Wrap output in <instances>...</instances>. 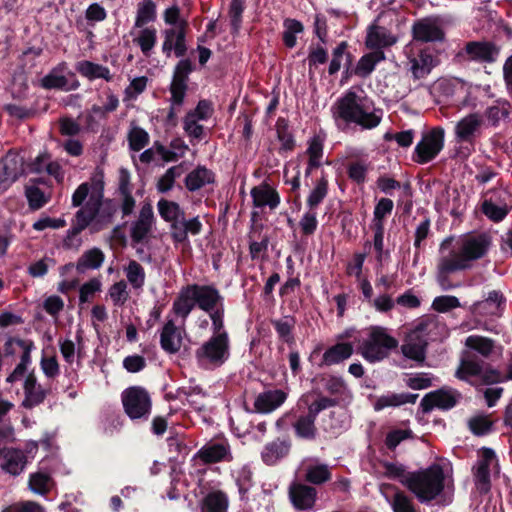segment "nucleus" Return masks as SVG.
<instances>
[{"mask_svg": "<svg viewBox=\"0 0 512 512\" xmlns=\"http://www.w3.org/2000/svg\"><path fill=\"white\" fill-rule=\"evenodd\" d=\"M452 241L453 238L448 237L441 242L436 265V281L444 291L458 287L459 285L451 280V275L471 269L473 262L483 258L491 246V238L486 233L468 234L458 241L456 249L444 254V250Z\"/></svg>", "mask_w": 512, "mask_h": 512, "instance_id": "nucleus-1", "label": "nucleus"}, {"mask_svg": "<svg viewBox=\"0 0 512 512\" xmlns=\"http://www.w3.org/2000/svg\"><path fill=\"white\" fill-rule=\"evenodd\" d=\"M366 98L349 89L332 106V114L338 126L356 124L362 129H373L382 120V110L369 111Z\"/></svg>", "mask_w": 512, "mask_h": 512, "instance_id": "nucleus-2", "label": "nucleus"}, {"mask_svg": "<svg viewBox=\"0 0 512 512\" xmlns=\"http://www.w3.org/2000/svg\"><path fill=\"white\" fill-rule=\"evenodd\" d=\"M224 298L214 285L187 284L182 286L172 304V313L182 319L183 324L190 313L198 307L204 312L223 306Z\"/></svg>", "mask_w": 512, "mask_h": 512, "instance_id": "nucleus-3", "label": "nucleus"}, {"mask_svg": "<svg viewBox=\"0 0 512 512\" xmlns=\"http://www.w3.org/2000/svg\"><path fill=\"white\" fill-rule=\"evenodd\" d=\"M420 503L428 504L440 496L445 488V474L441 465L432 464L408 473L406 479L401 480Z\"/></svg>", "mask_w": 512, "mask_h": 512, "instance_id": "nucleus-4", "label": "nucleus"}, {"mask_svg": "<svg viewBox=\"0 0 512 512\" xmlns=\"http://www.w3.org/2000/svg\"><path fill=\"white\" fill-rule=\"evenodd\" d=\"M98 185L99 187L91 192L85 205L77 211L83 225H92V231L96 232L107 228L118 210L114 199L104 198L103 181H99Z\"/></svg>", "mask_w": 512, "mask_h": 512, "instance_id": "nucleus-5", "label": "nucleus"}, {"mask_svg": "<svg viewBox=\"0 0 512 512\" xmlns=\"http://www.w3.org/2000/svg\"><path fill=\"white\" fill-rule=\"evenodd\" d=\"M398 344V340L389 335L385 327L371 326L368 337L359 346V352L368 362L376 363L387 358Z\"/></svg>", "mask_w": 512, "mask_h": 512, "instance_id": "nucleus-6", "label": "nucleus"}, {"mask_svg": "<svg viewBox=\"0 0 512 512\" xmlns=\"http://www.w3.org/2000/svg\"><path fill=\"white\" fill-rule=\"evenodd\" d=\"M229 336L226 331L221 334L212 335L196 351L195 358L200 367L212 365L219 367L229 358L230 352Z\"/></svg>", "mask_w": 512, "mask_h": 512, "instance_id": "nucleus-7", "label": "nucleus"}, {"mask_svg": "<svg viewBox=\"0 0 512 512\" xmlns=\"http://www.w3.org/2000/svg\"><path fill=\"white\" fill-rule=\"evenodd\" d=\"M123 409L133 421H147L152 411V399L146 388L131 386L121 394Z\"/></svg>", "mask_w": 512, "mask_h": 512, "instance_id": "nucleus-8", "label": "nucleus"}, {"mask_svg": "<svg viewBox=\"0 0 512 512\" xmlns=\"http://www.w3.org/2000/svg\"><path fill=\"white\" fill-rule=\"evenodd\" d=\"M445 131L434 127L422 136L414 148L412 160L418 164H427L434 160L444 147Z\"/></svg>", "mask_w": 512, "mask_h": 512, "instance_id": "nucleus-9", "label": "nucleus"}, {"mask_svg": "<svg viewBox=\"0 0 512 512\" xmlns=\"http://www.w3.org/2000/svg\"><path fill=\"white\" fill-rule=\"evenodd\" d=\"M41 87L47 90L72 91L80 87L75 72L69 69L68 63L62 61L54 66L40 81Z\"/></svg>", "mask_w": 512, "mask_h": 512, "instance_id": "nucleus-10", "label": "nucleus"}, {"mask_svg": "<svg viewBox=\"0 0 512 512\" xmlns=\"http://www.w3.org/2000/svg\"><path fill=\"white\" fill-rule=\"evenodd\" d=\"M462 394L451 387L443 386L431 391L421 399L419 408L426 414L437 408L442 411L453 409L461 400Z\"/></svg>", "mask_w": 512, "mask_h": 512, "instance_id": "nucleus-11", "label": "nucleus"}, {"mask_svg": "<svg viewBox=\"0 0 512 512\" xmlns=\"http://www.w3.org/2000/svg\"><path fill=\"white\" fill-rule=\"evenodd\" d=\"M194 70L195 64L190 58H182L176 64L169 88L171 103L173 106H181L184 103L188 89L189 75Z\"/></svg>", "mask_w": 512, "mask_h": 512, "instance_id": "nucleus-12", "label": "nucleus"}, {"mask_svg": "<svg viewBox=\"0 0 512 512\" xmlns=\"http://www.w3.org/2000/svg\"><path fill=\"white\" fill-rule=\"evenodd\" d=\"M500 48L491 41H469L456 55L464 61L493 63L497 60Z\"/></svg>", "mask_w": 512, "mask_h": 512, "instance_id": "nucleus-13", "label": "nucleus"}, {"mask_svg": "<svg viewBox=\"0 0 512 512\" xmlns=\"http://www.w3.org/2000/svg\"><path fill=\"white\" fill-rule=\"evenodd\" d=\"M24 158L9 151L0 161V190H7L24 172Z\"/></svg>", "mask_w": 512, "mask_h": 512, "instance_id": "nucleus-14", "label": "nucleus"}, {"mask_svg": "<svg viewBox=\"0 0 512 512\" xmlns=\"http://www.w3.org/2000/svg\"><path fill=\"white\" fill-rule=\"evenodd\" d=\"M288 496L293 507L299 511L312 510L317 500L315 487L301 482H292L288 489Z\"/></svg>", "mask_w": 512, "mask_h": 512, "instance_id": "nucleus-15", "label": "nucleus"}, {"mask_svg": "<svg viewBox=\"0 0 512 512\" xmlns=\"http://www.w3.org/2000/svg\"><path fill=\"white\" fill-rule=\"evenodd\" d=\"M412 37L416 42H441L445 39V32L433 18H422L413 23Z\"/></svg>", "mask_w": 512, "mask_h": 512, "instance_id": "nucleus-16", "label": "nucleus"}, {"mask_svg": "<svg viewBox=\"0 0 512 512\" xmlns=\"http://www.w3.org/2000/svg\"><path fill=\"white\" fill-rule=\"evenodd\" d=\"M194 457L204 465L231 462L233 460L230 445L227 441L209 442L202 446Z\"/></svg>", "mask_w": 512, "mask_h": 512, "instance_id": "nucleus-17", "label": "nucleus"}, {"mask_svg": "<svg viewBox=\"0 0 512 512\" xmlns=\"http://www.w3.org/2000/svg\"><path fill=\"white\" fill-rule=\"evenodd\" d=\"M482 124L483 119L479 113H470L463 117L455 126L457 142L473 146L475 138L480 134Z\"/></svg>", "mask_w": 512, "mask_h": 512, "instance_id": "nucleus-18", "label": "nucleus"}, {"mask_svg": "<svg viewBox=\"0 0 512 512\" xmlns=\"http://www.w3.org/2000/svg\"><path fill=\"white\" fill-rule=\"evenodd\" d=\"M24 399L21 406L25 409H33L44 403L49 391L38 383L34 370L27 373L23 383Z\"/></svg>", "mask_w": 512, "mask_h": 512, "instance_id": "nucleus-19", "label": "nucleus"}, {"mask_svg": "<svg viewBox=\"0 0 512 512\" xmlns=\"http://www.w3.org/2000/svg\"><path fill=\"white\" fill-rule=\"evenodd\" d=\"M203 224L199 216L186 219L182 216L178 223L170 226V236L175 244L189 243V234L196 236L202 232Z\"/></svg>", "mask_w": 512, "mask_h": 512, "instance_id": "nucleus-20", "label": "nucleus"}, {"mask_svg": "<svg viewBox=\"0 0 512 512\" xmlns=\"http://www.w3.org/2000/svg\"><path fill=\"white\" fill-rule=\"evenodd\" d=\"M291 448L292 441L289 437H277L264 445L261 451V459L268 466L276 465L289 455Z\"/></svg>", "mask_w": 512, "mask_h": 512, "instance_id": "nucleus-21", "label": "nucleus"}, {"mask_svg": "<svg viewBox=\"0 0 512 512\" xmlns=\"http://www.w3.org/2000/svg\"><path fill=\"white\" fill-rule=\"evenodd\" d=\"M250 195L255 208L262 209L268 206L273 211L279 206L281 201L278 191L267 181H262L259 185L254 186L250 191Z\"/></svg>", "mask_w": 512, "mask_h": 512, "instance_id": "nucleus-22", "label": "nucleus"}, {"mask_svg": "<svg viewBox=\"0 0 512 512\" xmlns=\"http://www.w3.org/2000/svg\"><path fill=\"white\" fill-rule=\"evenodd\" d=\"M506 306V298L500 291H490L488 296L472 306L476 316H500Z\"/></svg>", "mask_w": 512, "mask_h": 512, "instance_id": "nucleus-23", "label": "nucleus"}, {"mask_svg": "<svg viewBox=\"0 0 512 512\" xmlns=\"http://www.w3.org/2000/svg\"><path fill=\"white\" fill-rule=\"evenodd\" d=\"M288 394L282 389H271L259 393L254 401V412L268 414L287 400Z\"/></svg>", "mask_w": 512, "mask_h": 512, "instance_id": "nucleus-24", "label": "nucleus"}, {"mask_svg": "<svg viewBox=\"0 0 512 512\" xmlns=\"http://www.w3.org/2000/svg\"><path fill=\"white\" fill-rule=\"evenodd\" d=\"M155 216L151 204L146 203L139 212L138 219L132 224L130 236L134 243H142L151 232Z\"/></svg>", "mask_w": 512, "mask_h": 512, "instance_id": "nucleus-25", "label": "nucleus"}, {"mask_svg": "<svg viewBox=\"0 0 512 512\" xmlns=\"http://www.w3.org/2000/svg\"><path fill=\"white\" fill-rule=\"evenodd\" d=\"M481 460L478 461L477 467L474 471L475 481L480 485L482 492H487L491 486L490 478V464L495 459V451L488 447H483L481 450Z\"/></svg>", "mask_w": 512, "mask_h": 512, "instance_id": "nucleus-26", "label": "nucleus"}, {"mask_svg": "<svg viewBox=\"0 0 512 512\" xmlns=\"http://www.w3.org/2000/svg\"><path fill=\"white\" fill-rule=\"evenodd\" d=\"M182 335L172 319L164 324L160 333V346L168 354H176L182 346Z\"/></svg>", "mask_w": 512, "mask_h": 512, "instance_id": "nucleus-27", "label": "nucleus"}, {"mask_svg": "<svg viewBox=\"0 0 512 512\" xmlns=\"http://www.w3.org/2000/svg\"><path fill=\"white\" fill-rule=\"evenodd\" d=\"M215 182V173L203 165H198L184 179V185L189 192H196L204 186L214 184Z\"/></svg>", "mask_w": 512, "mask_h": 512, "instance_id": "nucleus-28", "label": "nucleus"}, {"mask_svg": "<svg viewBox=\"0 0 512 512\" xmlns=\"http://www.w3.org/2000/svg\"><path fill=\"white\" fill-rule=\"evenodd\" d=\"M18 347L22 349V354L20 362L6 378V382L10 384L17 382L27 373L28 367L32 363L31 352L35 348V345L32 340L25 339L18 341Z\"/></svg>", "mask_w": 512, "mask_h": 512, "instance_id": "nucleus-29", "label": "nucleus"}, {"mask_svg": "<svg viewBox=\"0 0 512 512\" xmlns=\"http://www.w3.org/2000/svg\"><path fill=\"white\" fill-rule=\"evenodd\" d=\"M353 352V345L350 342H338L326 349L323 353L322 361L319 366L322 367L340 364L349 359Z\"/></svg>", "mask_w": 512, "mask_h": 512, "instance_id": "nucleus-30", "label": "nucleus"}, {"mask_svg": "<svg viewBox=\"0 0 512 512\" xmlns=\"http://www.w3.org/2000/svg\"><path fill=\"white\" fill-rule=\"evenodd\" d=\"M410 63L413 78L417 80L426 77L436 66V60L428 48L421 49L416 56L410 58Z\"/></svg>", "mask_w": 512, "mask_h": 512, "instance_id": "nucleus-31", "label": "nucleus"}, {"mask_svg": "<svg viewBox=\"0 0 512 512\" xmlns=\"http://www.w3.org/2000/svg\"><path fill=\"white\" fill-rule=\"evenodd\" d=\"M428 342L419 334L410 335L407 341L401 346L403 355L416 362H424L426 358Z\"/></svg>", "mask_w": 512, "mask_h": 512, "instance_id": "nucleus-32", "label": "nucleus"}, {"mask_svg": "<svg viewBox=\"0 0 512 512\" xmlns=\"http://www.w3.org/2000/svg\"><path fill=\"white\" fill-rule=\"evenodd\" d=\"M418 398V394L409 392L404 393H388L379 396L373 404L375 411H381L388 407H399L404 404H414Z\"/></svg>", "mask_w": 512, "mask_h": 512, "instance_id": "nucleus-33", "label": "nucleus"}, {"mask_svg": "<svg viewBox=\"0 0 512 512\" xmlns=\"http://www.w3.org/2000/svg\"><path fill=\"white\" fill-rule=\"evenodd\" d=\"M395 40L388 34L385 27L371 25L368 27L365 45L371 50H381V48L392 45Z\"/></svg>", "mask_w": 512, "mask_h": 512, "instance_id": "nucleus-34", "label": "nucleus"}, {"mask_svg": "<svg viewBox=\"0 0 512 512\" xmlns=\"http://www.w3.org/2000/svg\"><path fill=\"white\" fill-rule=\"evenodd\" d=\"M271 324L282 342L290 347L295 344L294 329L296 319L294 316L286 315L280 319H273L271 320Z\"/></svg>", "mask_w": 512, "mask_h": 512, "instance_id": "nucleus-35", "label": "nucleus"}, {"mask_svg": "<svg viewBox=\"0 0 512 512\" xmlns=\"http://www.w3.org/2000/svg\"><path fill=\"white\" fill-rule=\"evenodd\" d=\"M76 71L89 80L102 78L106 81L112 80L110 69L98 63L89 60H82L76 63Z\"/></svg>", "mask_w": 512, "mask_h": 512, "instance_id": "nucleus-36", "label": "nucleus"}, {"mask_svg": "<svg viewBox=\"0 0 512 512\" xmlns=\"http://www.w3.org/2000/svg\"><path fill=\"white\" fill-rule=\"evenodd\" d=\"M315 421L310 416L303 414L298 416L291 426L294 430V434L298 439L313 441L316 439L318 430L315 425Z\"/></svg>", "mask_w": 512, "mask_h": 512, "instance_id": "nucleus-37", "label": "nucleus"}, {"mask_svg": "<svg viewBox=\"0 0 512 512\" xmlns=\"http://www.w3.org/2000/svg\"><path fill=\"white\" fill-rule=\"evenodd\" d=\"M105 260L103 251L97 247L85 251L76 263V270L79 274L87 270L99 269Z\"/></svg>", "mask_w": 512, "mask_h": 512, "instance_id": "nucleus-38", "label": "nucleus"}, {"mask_svg": "<svg viewBox=\"0 0 512 512\" xmlns=\"http://www.w3.org/2000/svg\"><path fill=\"white\" fill-rule=\"evenodd\" d=\"M385 55L382 50L373 51L367 54H364L359 61L357 62L356 66L354 67L353 71L351 73H354V75L366 78L368 77L375 69V66L380 61L384 60Z\"/></svg>", "mask_w": 512, "mask_h": 512, "instance_id": "nucleus-39", "label": "nucleus"}, {"mask_svg": "<svg viewBox=\"0 0 512 512\" xmlns=\"http://www.w3.org/2000/svg\"><path fill=\"white\" fill-rule=\"evenodd\" d=\"M511 112V105L507 100L498 99L493 105L488 106L483 116L492 127H498L502 119L509 117Z\"/></svg>", "mask_w": 512, "mask_h": 512, "instance_id": "nucleus-40", "label": "nucleus"}, {"mask_svg": "<svg viewBox=\"0 0 512 512\" xmlns=\"http://www.w3.org/2000/svg\"><path fill=\"white\" fill-rule=\"evenodd\" d=\"M157 209L161 218L171 225L178 223L182 216H185V211L179 203L165 198H161L157 203Z\"/></svg>", "mask_w": 512, "mask_h": 512, "instance_id": "nucleus-41", "label": "nucleus"}, {"mask_svg": "<svg viewBox=\"0 0 512 512\" xmlns=\"http://www.w3.org/2000/svg\"><path fill=\"white\" fill-rule=\"evenodd\" d=\"M3 452H5L4 458L6 461L1 465L2 469L11 475H19L26 464V457L23 452L17 449H7Z\"/></svg>", "mask_w": 512, "mask_h": 512, "instance_id": "nucleus-42", "label": "nucleus"}, {"mask_svg": "<svg viewBox=\"0 0 512 512\" xmlns=\"http://www.w3.org/2000/svg\"><path fill=\"white\" fill-rule=\"evenodd\" d=\"M304 478L312 485H322L332 479V472L327 464H310L305 469Z\"/></svg>", "mask_w": 512, "mask_h": 512, "instance_id": "nucleus-43", "label": "nucleus"}, {"mask_svg": "<svg viewBox=\"0 0 512 512\" xmlns=\"http://www.w3.org/2000/svg\"><path fill=\"white\" fill-rule=\"evenodd\" d=\"M228 497L223 491L208 493L202 501V512H227Z\"/></svg>", "mask_w": 512, "mask_h": 512, "instance_id": "nucleus-44", "label": "nucleus"}, {"mask_svg": "<svg viewBox=\"0 0 512 512\" xmlns=\"http://www.w3.org/2000/svg\"><path fill=\"white\" fill-rule=\"evenodd\" d=\"M277 139L281 142L279 153L292 152L295 149L296 143L293 134L289 131L288 120L279 117L276 121Z\"/></svg>", "mask_w": 512, "mask_h": 512, "instance_id": "nucleus-45", "label": "nucleus"}, {"mask_svg": "<svg viewBox=\"0 0 512 512\" xmlns=\"http://www.w3.org/2000/svg\"><path fill=\"white\" fill-rule=\"evenodd\" d=\"M328 187V179L323 173L307 197L306 204L310 210H315L324 201L328 195Z\"/></svg>", "mask_w": 512, "mask_h": 512, "instance_id": "nucleus-46", "label": "nucleus"}, {"mask_svg": "<svg viewBox=\"0 0 512 512\" xmlns=\"http://www.w3.org/2000/svg\"><path fill=\"white\" fill-rule=\"evenodd\" d=\"M157 18V7L153 0H143L137 5L135 27L143 28L146 24L154 22Z\"/></svg>", "mask_w": 512, "mask_h": 512, "instance_id": "nucleus-47", "label": "nucleus"}, {"mask_svg": "<svg viewBox=\"0 0 512 512\" xmlns=\"http://www.w3.org/2000/svg\"><path fill=\"white\" fill-rule=\"evenodd\" d=\"M125 273L128 282L134 289H140L144 286L146 279L145 270L136 260L129 261L125 268Z\"/></svg>", "mask_w": 512, "mask_h": 512, "instance_id": "nucleus-48", "label": "nucleus"}, {"mask_svg": "<svg viewBox=\"0 0 512 512\" xmlns=\"http://www.w3.org/2000/svg\"><path fill=\"white\" fill-rule=\"evenodd\" d=\"M483 361L476 356L474 358L463 359L460 367L456 371V377L460 380H467L469 376H479L482 374Z\"/></svg>", "mask_w": 512, "mask_h": 512, "instance_id": "nucleus-49", "label": "nucleus"}, {"mask_svg": "<svg viewBox=\"0 0 512 512\" xmlns=\"http://www.w3.org/2000/svg\"><path fill=\"white\" fill-rule=\"evenodd\" d=\"M236 485L238 487V491L240 494L241 500H247L248 499V492L253 486V472L251 468L247 465L243 466L240 470L237 472L236 476Z\"/></svg>", "mask_w": 512, "mask_h": 512, "instance_id": "nucleus-50", "label": "nucleus"}, {"mask_svg": "<svg viewBox=\"0 0 512 512\" xmlns=\"http://www.w3.org/2000/svg\"><path fill=\"white\" fill-rule=\"evenodd\" d=\"M481 210L483 214L493 222L502 221L509 213V208L506 204L496 205L492 199H485L482 203Z\"/></svg>", "mask_w": 512, "mask_h": 512, "instance_id": "nucleus-51", "label": "nucleus"}, {"mask_svg": "<svg viewBox=\"0 0 512 512\" xmlns=\"http://www.w3.org/2000/svg\"><path fill=\"white\" fill-rule=\"evenodd\" d=\"M128 143L130 150L139 152L149 143V134L139 126H133L128 133Z\"/></svg>", "mask_w": 512, "mask_h": 512, "instance_id": "nucleus-52", "label": "nucleus"}, {"mask_svg": "<svg viewBox=\"0 0 512 512\" xmlns=\"http://www.w3.org/2000/svg\"><path fill=\"white\" fill-rule=\"evenodd\" d=\"M465 345L482 356L488 357L494 348V341L486 337L471 335L466 338Z\"/></svg>", "mask_w": 512, "mask_h": 512, "instance_id": "nucleus-53", "label": "nucleus"}, {"mask_svg": "<svg viewBox=\"0 0 512 512\" xmlns=\"http://www.w3.org/2000/svg\"><path fill=\"white\" fill-rule=\"evenodd\" d=\"M244 10L245 0H231L229 6V17L232 35H237L240 31Z\"/></svg>", "mask_w": 512, "mask_h": 512, "instance_id": "nucleus-54", "label": "nucleus"}, {"mask_svg": "<svg viewBox=\"0 0 512 512\" xmlns=\"http://www.w3.org/2000/svg\"><path fill=\"white\" fill-rule=\"evenodd\" d=\"M135 42L145 56H149L157 42V31L155 28H143Z\"/></svg>", "mask_w": 512, "mask_h": 512, "instance_id": "nucleus-55", "label": "nucleus"}, {"mask_svg": "<svg viewBox=\"0 0 512 512\" xmlns=\"http://www.w3.org/2000/svg\"><path fill=\"white\" fill-rule=\"evenodd\" d=\"M81 219L82 218L78 216V212H76L74 222L71 228L67 231V235L63 240L64 248L71 249L80 245L81 240L76 238L83 230L88 227L83 225Z\"/></svg>", "mask_w": 512, "mask_h": 512, "instance_id": "nucleus-56", "label": "nucleus"}, {"mask_svg": "<svg viewBox=\"0 0 512 512\" xmlns=\"http://www.w3.org/2000/svg\"><path fill=\"white\" fill-rule=\"evenodd\" d=\"M493 422L483 415L471 417L468 421V428L475 436H485L492 431Z\"/></svg>", "mask_w": 512, "mask_h": 512, "instance_id": "nucleus-57", "label": "nucleus"}, {"mask_svg": "<svg viewBox=\"0 0 512 512\" xmlns=\"http://www.w3.org/2000/svg\"><path fill=\"white\" fill-rule=\"evenodd\" d=\"M393 512H420L412 501L403 491L398 490L391 501Z\"/></svg>", "mask_w": 512, "mask_h": 512, "instance_id": "nucleus-58", "label": "nucleus"}, {"mask_svg": "<svg viewBox=\"0 0 512 512\" xmlns=\"http://www.w3.org/2000/svg\"><path fill=\"white\" fill-rule=\"evenodd\" d=\"M320 381L330 395L342 396L344 394L346 384L341 377L335 375L320 376Z\"/></svg>", "mask_w": 512, "mask_h": 512, "instance_id": "nucleus-59", "label": "nucleus"}, {"mask_svg": "<svg viewBox=\"0 0 512 512\" xmlns=\"http://www.w3.org/2000/svg\"><path fill=\"white\" fill-rule=\"evenodd\" d=\"M212 114L213 107L211 105V102L203 99L197 103V106L193 110L187 112L184 118L194 120L197 122L198 120L204 121L209 119Z\"/></svg>", "mask_w": 512, "mask_h": 512, "instance_id": "nucleus-60", "label": "nucleus"}, {"mask_svg": "<svg viewBox=\"0 0 512 512\" xmlns=\"http://www.w3.org/2000/svg\"><path fill=\"white\" fill-rule=\"evenodd\" d=\"M460 306L459 299L452 295L437 296L432 302V309L439 313H447Z\"/></svg>", "mask_w": 512, "mask_h": 512, "instance_id": "nucleus-61", "label": "nucleus"}, {"mask_svg": "<svg viewBox=\"0 0 512 512\" xmlns=\"http://www.w3.org/2000/svg\"><path fill=\"white\" fill-rule=\"evenodd\" d=\"M306 153L309 156L311 166H321L323 157V141L319 136H314L309 140Z\"/></svg>", "mask_w": 512, "mask_h": 512, "instance_id": "nucleus-62", "label": "nucleus"}, {"mask_svg": "<svg viewBox=\"0 0 512 512\" xmlns=\"http://www.w3.org/2000/svg\"><path fill=\"white\" fill-rule=\"evenodd\" d=\"M25 195L28 200L29 207L32 210H38L42 208L48 201L44 195V192L35 185L26 186Z\"/></svg>", "mask_w": 512, "mask_h": 512, "instance_id": "nucleus-63", "label": "nucleus"}, {"mask_svg": "<svg viewBox=\"0 0 512 512\" xmlns=\"http://www.w3.org/2000/svg\"><path fill=\"white\" fill-rule=\"evenodd\" d=\"M2 512H45L42 505L35 501H19L7 506Z\"/></svg>", "mask_w": 512, "mask_h": 512, "instance_id": "nucleus-64", "label": "nucleus"}]
</instances>
